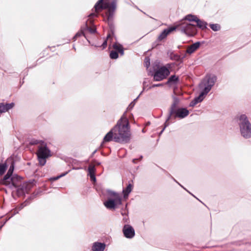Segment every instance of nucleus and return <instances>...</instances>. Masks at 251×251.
Masks as SVG:
<instances>
[{
    "label": "nucleus",
    "mask_w": 251,
    "mask_h": 251,
    "mask_svg": "<svg viewBox=\"0 0 251 251\" xmlns=\"http://www.w3.org/2000/svg\"><path fill=\"white\" fill-rule=\"evenodd\" d=\"M114 139L118 142H127L130 138L129 123L127 119L123 115L112 129Z\"/></svg>",
    "instance_id": "nucleus-1"
},
{
    "label": "nucleus",
    "mask_w": 251,
    "mask_h": 251,
    "mask_svg": "<svg viewBox=\"0 0 251 251\" xmlns=\"http://www.w3.org/2000/svg\"><path fill=\"white\" fill-rule=\"evenodd\" d=\"M181 31L188 36H193L197 32L196 26L201 27L197 17L192 15L186 16L184 21L179 25Z\"/></svg>",
    "instance_id": "nucleus-2"
},
{
    "label": "nucleus",
    "mask_w": 251,
    "mask_h": 251,
    "mask_svg": "<svg viewBox=\"0 0 251 251\" xmlns=\"http://www.w3.org/2000/svg\"><path fill=\"white\" fill-rule=\"evenodd\" d=\"M239 125L241 135L246 138L251 137V124L245 115H241L239 117Z\"/></svg>",
    "instance_id": "nucleus-3"
},
{
    "label": "nucleus",
    "mask_w": 251,
    "mask_h": 251,
    "mask_svg": "<svg viewBox=\"0 0 251 251\" xmlns=\"http://www.w3.org/2000/svg\"><path fill=\"white\" fill-rule=\"evenodd\" d=\"M110 198L104 202V206L109 209H115L122 204V199L118 194L113 191L109 192Z\"/></svg>",
    "instance_id": "nucleus-4"
},
{
    "label": "nucleus",
    "mask_w": 251,
    "mask_h": 251,
    "mask_svg": "<svg viewBox=\"0 0 251 251\" xmlns=\"http://www.w3.org/2000/svg\"><path fill=\"white\" fill-rule=\"evenodd\" d=\"M37 154L39 163L42 166L45 164L46 162V159L50 155V150L44 143L41 144L39 147Z\"/></svg>",
    "instance_id": "nucleus-5"
},
{
    "label": "nucleus",
    "mask_w": 251,
    "mask_h": 251,
    "mask_svg": "<svg viewBox=\"0 0 251 251\" xmlns=\"http://www.w3.org/2000/svg\"><path fill=\"white\" fill-rule=\"evenodd\" d=\"M171 66L169 64L160 68L154 74V79L156 81H161L165 78L169 74V69Z\"/></svg>",
    "instance_id": "nucleus-6"
},
{
    "label": "nucleus",
    "mask_w": 251,
    "mask_h": 251,
    "mask_svg": "<svg viewBox=\"0 0 251 251\" xmlns=\"http://www.w3.org/2000/svg\"><path fill=\"white\" fill-rule=\"evenodd\" d=\"M216 79V76L213 74H207L205 76V95L210 91Z\"/></svg>",
    "instance_id": "nucleus-7"
},
{
    "label": "nucleus",
    "mask_w": 251,
    "mask_h": 251,
    "mask_svg": "<svg viewBox=\"0 0 251 251\" xmlns=\"http://www.w3.org/2000/svg\"><path fill=\"white\" fill-rule=\"evenodd\" d=\"M104 0H99L95 6V10L98 11L101 9H108L109 14L111 11H113L115 8V5L112 4L110 5L109 4L105 1Z\"/></svg>",
    "instance_id": "nucleus-8"
},
{
    "label": "nucleus",
    "mask_w": 251,
    "mask_h": 251,
    "mask_svg": "<svg viewBox=\"0 0 251 251\" xmlns=\"http://www.w3.org/2000/svg\"><path fill=\"white\" fill-rule=\"evenodd\" d=\"M123 232L126 238H132L135 234L134 229L130 226H125L123 228Z\"/></svg>",
    "instance_id": "nucleus-9"
},
{
    "label": "nucleus",
    "mask_w": 251,
    "mask_h": 251,
    "mask_svg": "<svg viewBox=\"0 0 251 251\" xmlns=\"http://www.w3.org/2000/svg\"><path fill=\"white\" fill-rule=\"evenodd\" d=\"M178 26L170 27L167 29L163 30V31L158 36V39L160 40L165 38L168 35L174 31Z\"/></svg>",
    "instance_id": "nucleus-10"
},
{
    "label": "nucleus",
    "mask_w": 251,
    "mask_h": 251,
    "mask_svg": "<svg viewBox=\"0 0 251 251\" xmlns=\"http://www.w3.org/2000/svg\"><path fill=\"white\" fill-rule=\"evenodd\" d=\"M189 114V111L183 108H178L176 112V116L179 118H183Z\"/></svg>",
    "instance_id": "nucleus-11"
},
{
    "label": "nucleus",
    "mask_w": 251,
    "mask_h": 251,
    "mask_svg": "<svg viewBox=\"0 0 251 251\" xmlns=\"http://www.w3.org/2000/svg\"><path fill=\"white\" fill-rule=\"evenodd\" d=\"M14 106V103L6 104L5 105L0 103V113L5 112L12 108Z\"/></svg>",
    "instance_id": "nucleus-12"
},
{
    "label": "nucleus",
    "mask_w": 251,
    "mask_h": 251,
    "mask_svg": "<svg viewBox=\"0 0 251 251\" xmlns=\"http://www.w3.org/2000/svg\"><path fill=\"white\" fill-rule=\"evenodd\" d=\"M200 47V43L197 42L189 47L187 50V52L191 54L194 52Z\"/></svg>",
    "instance_id": "nucleus-13"
},
{
    "label": "nucleus",
    "mask_w": 251,
    "mask_h": 251,
    "mask_svg": "<svg viewBox=\"0 0 251 251\" xmlns=\"http://www.w3.org/2000/svg\"><path fill=\"white\" fill-rule=\"evenodd\" d=\"M105 248V245L100 243H96L92 248L93 251H103Z\"/></svg>",
    "instance_id": "nucleus-14"
},
{
    "label": "nucleus",
    "mask_w": 251,
    "mask_h": 251,
    "mask_svg": "<svg viewBox=\"0 0 251 251\" xmlns=\"http://www.w3.org/2000/svg\"><path fill=\"white\" fill-rule=\"evenodd\" d=\"M203 92H201L200 96L195 98L193 101L190 103V106H194L198 102L201 101L203 99Z\"/></svg>",
    "instance_id": "nucleus-15"
},
{
    "label": "nucleus",
    "mask_w": 251,
    "mask_h": 251,
    "mask_svg": "<svg viewBox=\"0 0 251 251\" xmlns=\"http://www.w3.org/2000/svg\"><path fill=\"white\" fill-rule=\"evenodd\" d=\"M132 188H133L132 185L129 184L127 186L126 189L123 190V193L124 195V198L125 199L127 198L129 194L131 192V191L132 189Z\"/></svg>",
    "instance_id": "nucleus-16"
},
{
    "label": "nucleus",
    "mask_w": 251,
    "mask_h": 251,
    "mask_svg": "<svg viewBox=\"0 0 251 251\" xmlns=\"http://www.w3.org/2000/svg\"><path fill=\"white\" fill-rule=\"evenodd\" d=\"M113 136H114V133L112 130L108 133H107L106 135L104 136L103 138V142H106L110 141L112 139Z\"/></svg>",
    "instance_id": "nucleus-17"
},
{
    "label": "nucleus",
    "mask_w": 251,
    "mask_h": 251,
    "mask_svg": "<svg viewBox=\"0 0 251 251\" xmlns=\"http://www.w3.org/2000/svg\"><path fill=\"white\" fill-rule=\"evenodd\" d=\"M89 173L90 176V177L92 180H95V177L94 176V172H95V167L93 165H90L89 167Z\"/></svg>",
    "instance_id": "nucleus-18"
},
{
    "label": "nucleus",
    "mask_w": 251,
    "mask_h": 251,
    "mask_svg": "<svg viewBox=\"0 0 251 251\" xmlns=\"http://www.w3.org/2000/svg\"><path fill=\"white\" fill-rule=\"evenodd\" d=\"M178 78L176 75L172 76L168 81V83L172 85L176 84L178 82Z\"/></svg>",
    "instance_id": "nucleus-19"
},
{
    "label": "nucleus",
    "mask_w": 251,
    "mask_h": 251,
    "mask_svg": "<svg viewBox=\"0 0 251 251\" xmlns=\"http://www.w3.org/2000/svg\"><path fill=\"white\" fill-rule=\"evenodd\" d=\"M113 48L118 51L122 55L124 54V50L122 46L118 44H115L113 46Z\"/></svg>",
    "instance_id": "nucleus-20"
},
{
    "label": "nucleus",
    "mask_w": 251,
    "mask_h": 251,
    "mask_svg": "<svg viewBox=\"0 0 251 251\" xmlns=\"http://www.w3.org/2000/svg\"><path fill=\"white\" fill-rule=\"evenodd\" d=\"M11 175L9 173H7V174L4 176L3 179L2 180V183L5 185H8L10 184V182L8 180L9 178L11 176Z\"/></svg>",
    "instance_id": "nucleus-21"
},
{
    "label": "nucleus",
    "mask_w": 251,
    "mask_h": 251,
    "mask_svg": "<svg viewBox=\"0 0 251 251\" xmlns=\"http://www.w3.org/2000/svg\"><path fill=\"white\" fill-rule=\"evenodd\" d=\"M210 27L215 31H218L220 29V25L218 24H211L210 25Z\"/></svg>",
    "instance_id": "nucleus-22"
},
{
    "label": "nucleus",
    "mask_w": 251,
    "mask_h": 251,
    "mask_svg": "<svg viewBox=\"0 0 251 251\" xmlns=\"http://www.w3.org/2000/svg\"><path fill=\"white\" fill-rule=\"evenodd\" d=\"M6 168V166L5 164H0V175H1L4 172L5 169Z\"/></svg>",
    "instance_id": "nucleus-23"
},
{
    "label": "nucleus",
    "mask_w": 251,
    "mask_h": 251,
    "mask_svg": "<svg viewBox=\"0 0 251 251\" xmlns=\"http://www.w3.org/2000/svg\"><path fill=\"white\" fill-rule=\"evenodd\" d=\"M110 56L112 59H116L118 57V54L117 52L112 51L110 54Z\"/></svg>",
    "instance_id": "nucleus-24"
},
{
    "label": "nucleus",
    "mask_w": 251,
    "mask_h": 251,
    "mask_svg": "<svg viewBox=\"0 0 251 251\" xmlns=\"http://www.w3.org/2000/svg\"><path fill=\"white\" fill-rule=\"evenodd\" d=\"M13 170H14V166H13V164H12V165L10 166L7 173L10 175H12Z\"/></svg>",
    "instance_id": "nucleus-25"
},
{
    "label": "nucleus",
    "mask_w": 251,
    "mask_h": 251,
    "mask_svg": "<svg viewBox=\"0 0 251 251\" xmlns=\"http://www.w3.org/2000/svg\"><path fill=\"white\" fill-rule=\"evenodd\" d=\"M16 178L18 179V177H13L11 178V181H12V185H13V186H14L15 187H16V186H17V184H16V183L15 182V179H16Z\"/></svg>",
    "instance_id": "nucleus-26"
},
{
    "label": "nucleus",
    "mask_w": 251,
    "mask_h": 251,
    "mask_svg": "<svg viewBox=\"0 0 251 251\" xmlns=\"http://www.w3.org/2000/svg\"><path fill=\"white\" fill-rule=\"evenodd\" d=\"M145 64L147 68H148L150 64V62L149 59L148 58L146 59Z\"/></svg>",
    "instance_id": "nucleus-27"
},
{
    "label": "nucleus",
    "mask_w": 251,
    "mask_h": 251,
    "mask_svg": "<svg viewBox=\"0 0 251 251\" xmlns=\"http://www.w3.org/2000/svg\"><path fill=\"white\" fill-rule=\"evenodd\" d=\"M106 45H107V41H106V40H105V41L103 42V44H102L103 48V49H104V48H105L106 47Z\"/></svg>",
    "instance_id": "nucleus-28"
},
{
    "label": "nucleus",
    "mask_w": 251,
    "mask_h": 251,
    "mask_svg": "<svg viewBox=\"0 0 251 251\" xmlns=\"http://www.w3.org/2000/svg\"><path fill=\"white\" fill-rule=\"evenodd\" d=\"M60 176H57V177H55V178H53V180H56L57 179H58V178H59Z\"/></svg>",
    "instance_id": "nucleus-29"
},
{
    "label": "nucleus",
    "mask_w": 251,
    "mask_h": 251,
    "mask_svg": "<svg viewBox=\"0 0 251 251\" xmlns=\"http://www.w3.org/2000/svg\"><path fill=\"white\" fill-rule=\"evenodd\" d=\"M110 37V35H108L107 36V39H108V38Z\"/></svg>",
    "instance_id": "nucleus-30"
},
{
    "label": "nucleus",
    "mask_w": 251,
    "mask_h": 251,
    "mask_svg": "<svg viewBox=\"0 0 251 251\" xmlns=\"http://www.w3.org/2000/svg\"><path fill=\"white\" fill-rule=\"evenodd\" d=\"M78 35H78V33H77V34H76V35H75V36H78Z\"/></svg>",
    "instance_id": "nucleus-31"
}]
</instances>
